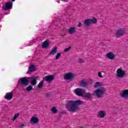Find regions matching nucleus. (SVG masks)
<instances>
[{
  "label": "nucleus",
  "instance_id": "obj_30",
  "mask_svg": "<svg viewBox=\"0 0 128 128\" xmlns=\"http://www.w3.org/2000/svg\"><path fill=\"white\" fill-rule=\"evenodd\" d=\"M66 114V113H64V112H62L60 115L58 116V120H60V118H62V114Z\"/></svg>",
  "mask_w": 128,
  "mask_h": 128
},
{
  "label": "nucleus",
  "instance_id": "obj_38",
  "mask_svg": "<svg viewBox=\"0 0 128 128\" xmlns=\"http://www.w3.org/2000/svg\"><path fill=\"white\" fill-rule=\"evenodd\" d=\"M53 114H56V112H53Z\"/></svg>",
  "mask_w": 128,
  "mask_h": 128
},
{
  "label": "nucleus",
  "instance_id": "obj_15",
  "mask_svg": "<svg viewBox=\"0 0 128 128\" xmlns=\"http://www.w3.org/2000/svg\"><path fill=\"white\" fill-rule=\"evenodd\" d=\"M38 118L36 116H32L30 119V122L34 124H38Z\"/></svg>",
  "mask_w": 128,
  "mask_h": 128
},
{
  "label": "nucleus",
  "instance_id": "obj_14",
  "mask_svg": "<svg viewBox=\"0 0 128 128\" xmlns=\"http://www.w3.org/2000/svg\"><path fill=\"white\" fill-rule=\"evenodd\" d=\"M106 56L108 58L112 60H114V58H116V55H114V53L108 52L106 54Z\"/></svg>",
  "mask_w": 128,
  "mask_h": 128
},
{
  "label": "nucleus",
  "instance_id": "obj_37",
  "mask_svg": "<svg viewBox=\"0 0 128 128\" xmlns=\"http://www.w3.org/2000/svg\"><path fill=\"white\" fill-rule=\"evenodd\" d=\"M12 2H14L16 0H11Z\"/></svg>",
  "mask_w": 128,
  "mask_h": 128
},
{
  "label": "nucleus",
  "instance_id": "obj_33",
  "mask_svg": "<svg viewBox=\"0 0 128 128\" xmlns=\"http://www.w3.org/2000/svg\"><path fill=\"white\" fill-rule=\"evenodd\" d=\"M24 124H22L20 126V128H24Z\"/></svg>",
  "mask_w": 128,
  "mask_h": 128
},
{
  "label": "nucleus",
  "instance_id": "obj_24",
  "mask_svg": "<svg viewBox=\"0 0 128 128\" xmlns=\"http://www.w3.org/2000/svg\"><path fill=\"white\" fill-rule=\"evenodd\" d=\"M26 92H30V90H34V88H32V86L29 85L26 88Z\"/></svg>",
  "mask_w": 128,
  "mask_h": 128
},
{
  "label": "nucleus",
  "instance_id": "obj_23",
  "mask_svg": "<svg viewBox=\"0 0 128 128\" xmlns=\"http://www.w3.org/2000/svg\"><path fill=\"white\" fill-rule=\"evenodd\" d=\"M50 46V44H48V41H44L43 42L42 44V48H46Z\"/></svg>",
  "mask_w": 128,
  "mask_h": 128
},
{
  "label": "nucleus",
  "instance_id": "obj_18",
  "mask_svg": "<svg viewBox=\"0 0 128 128\" xmlns=\"http://www.w3.org/2000/svg\"><path fill=\"white\" fill-rule=\"evenodd\" d=\"M34 70H36V66H34L31 65L30 66H29L28 72H34Z\"/></svg>",
  "mask_w": 128,
  "mask_h": 128
},
{
  "label": "nucleus",
  "instance_id": "obj_26",
  "mask_svg": "<svg viewBox=\"0 0 128 128\" xmlns=\"http://www.w3.org/2000/svg\"><path fill=\"white\" fill-rule=\"evenodd\" d=\"M18 116H20V114L18 113L14 114V117L12 118L13 122H14V120H16L18 118Z\"/></svg>",
  "mask_w": 128,
  "mask_h": 128
},
{
  "label": "nucleus",
  "instance_id": "obj_9",
  "mask_svg": "<svg viewBox=\"0 0 128 128\" xmlns=\"http://www.w3.org/2000/svg\"><path fill=\"white\" fill-rule=\"evenodd\" d=\"M12 7V3L6 2L5 6H2V8L3 10L6 11L8 10H10Z\"/></svg>",
  "mask_w": 128,
  "mask_h": 128
},
{
  "label": "nucleus",
  "instance_id": "obj_17",
  "mask_svg": "<svg viewBox=\"0 0 128 128\" xmlns=\"http://www.w3.org/2000/svg\"><path fill=\"white\" fill-rule=\"evenodd\" d=\"M57 50L58 48L54 47V48L50 52V56H54V54H56V53Z\"/></svg>",
  "mask_w": 128,
  "mask_h": 128
},
{
  "label": "nucleus",
  "instance_id": "obj_34",
  "mask_svg": "<svg viewBox=\"0 0 128 128\" xmlns=\"http://www.w3.org/2000/svg\"><path fill=\"white\" fill-rule=\"evenodd\" d=\"M78 26H79V28H80V26H82V22H79L78 23Z\"/></svg>",
  "mask_w": 128,
  "mask_h": 128
},
{
  "label": "nucleus",
  "instance_id": "obj_5",
  "mask_svg": "<svg viewBox=\"0 0 128 128\" xmlns=\"http://www.w3.org/2000/svg\"><path fill=\"white\" fill-rule=\"evenodd\" d=\"M116 76L120 78H123L126 76V71L122 70V68H118L116 70Z\"/></svg>",
  "mask_w": 128,
  "mask_h": 128
},
{
  "label": "nucleus",
  "instance_id": "obj_4",
  "mask_svg": "<svg viewBox=\"0 0 128 128\" xmlns=\"http://www.w3.org/2000/svg\"><path fill=\"white\" fill-rule=\"evenodd\" d=\"M64 80H72L74 78V74L73 72H68L64 74Z\"/></svg>",
  "mask_w": 128,
  "mask_h": 128
},
{
  "label": "nucleus",
  "instance_id": "obj_20",
  "mask_svg": "<svg viewBox=\"0 0 128 128\" xmlns=\"http://www.w3.org/2000/svg\"><path fill=\"white\" fill-rule=\"evenodd\" d=\"M44 80H41L39 84H38V85L37 86V88H42V86H44Z\"/></svg>",
  "mask_w": 128,
  "mask_h": 128
},
{
  "label": "nucleus",
  "instance_id": "obj_11",
  "mask_svg": "<svg viewBox=\"0 0 128 128\" xmlns=\"http://www.w3.org/2000/svg\"><path fill=\"white\" fill-rule=\"evenodd\" d=\"M125 30L124 28H120L117 30L116 32V36H124V34Z\"/></svg>",
  "mask_w": 128,
  "mask_h": 128
},
{
  "label": "nucleus",
  "instance_id": "obj_1",
  "mask_svg": "<svg viewBox=\"0 0 128 128\" xmlns=\"http://www.w3.org/2000/svg\"><path fill=\"white\" fill-rule=\"evenodd\" d=\"M80 104H82V101L80 100H77L76 101L68 100L66 108H68L70 112H78V106H80Z\"/></svg>",
  "mask_w": 128,
  "mask_h": 128
},
{
  "label": "nucleus",
  "instance_id": "obj_13",
  "mask_svg": "<svg viewBox=\"0 0 128 128\" xmlns=\"http://www.w3.org/2000/svg\"><path fill=\"white\" fill-rule=\"evenodd\" d=\"M76 27H71L68 30V32L70 34H74L76 32Z\"/></svg>",
  "mask_w": 128,
  "mask_h": 128
},
{
  "label": "nucleus",
  "instance_id": "obj_3",
  "mask_svg": "<svg viewBox=\"0 0 128 128\" xmlns=\"http://www.w3.org/2000/svg\"><path fill=\"white\" fill-rule=\"evenodd\" d=\"M84 22L85 25L88 26H90L92 24H96V22H98V20L96 18H93L92 19H86Z\"/></svg>",
  "mask_w": 128,
  "mask_h": 128
},
{
  "label": "nucleus",
  "instance_id": "obj_36",
  "mask_svg": "<svg viewBox=\"0 0 128 128\" xmlns=\"http://www.w3.org/2000/svg\"><path fill=\"white\" fill-rule=\"evenodd\" d=\"M99 112H104V110H101V111H100Z\"/></svg>",
  "mask_w": 128,
  "mask_h": 128
},
{
  "label": "nucleus",
  "instance_id": "obj_12",
  "mask_svg": "<svg viewBox=\"0 0 128 128\" xmlns=\"http://www.w3.org/2000/svg\"><path fill=\"white\" fill-rule=\"evenodd\" d=\"M21 84L23 86H28V80L26 77H24L20 79Z\"/></svg>",
  "mask_w": 128,
  "mask_h": 128
},
{
  "label": "nucleus",
  "instance_id": "obj_21",
  "mask_svg": "<svg viewBox=\"0 0 128 128\" xmlns=\"http://www.w3.org/2000/svg\"><path fill=\"white\" fill-rule=\"evenodd\" d=\"M106 116V112H99L98 114V118H104Z\"/></svg>",
  "mask_w": 128,
  "mask_h": 128
},
{
  "label": "nucleus",
  "instance_id": "obj_10",
  "mask_svg": "<svg viewBox=\"0 0 128 128\" xmlns=\"http://www.w3.org/2000/svg\"><path fill=\"white\" fill-rule=\"evenodd\" d=\"M121 96L123 98L128 99V89L122 90Z\"/></svg>",
  "mask_w": 128,
  "mask_h": 128
},
{
  "label": "nucleus",
  "instance_id": "obj_25",
  "mask_svg": "<svg viewBox=\"0 0 128 128\" xmlns=\"http://www.w3.org/2000/svg\"><path fill=\"white\" fill-rule=\"evenodd\" d=\"M102 86L100 82H96L94 85V88H98V86Z\"/></svg>",
  "mask_w": 128,
  "mask_h": 128
},
{
  "label": "nucleus",
  "instance_id": "obj_31",
  "mask_svg": "<svg viewBox=\"0 0 128 128\" xmlns=\"http://www.w3.org/2000/svg\"><path fill=\"white\" fill-rule=\"evenodd\" d=\"M98 76H99V78H102V72H99L98 73Z\"/></svg>",
  "mask_w": 128,
  "mask_h": 128
},
{
  "label": "nucleus",
  "instance_id": "obj_16",
  "mask_svg": "<svg viewBox=\"0 0 128 128\" xmlns=\"http://www.w3.org/2000/svg\"><path fill=\"white\" fill-rule=\"evenodd\" d=\"M80 86H82L83 88H87V86H88V83L84 82V80H82L80 82Z\"/></svg>",
  "mask_w": 128,
  "mask_h": 128
},
{
  "label": "nucleus",
  "instance_id": "obj_22",
  "mask_svg": "<svg viewBox=\"0 0 128 128\" xmlns=\"http://www.w3.org/2000/svg\"><path fill=\"white\" fill-rule=\"evenodd\" d=\"M82 98H92V94L90 93L86 92L85 94H83Z\"/></svg>",
  "mask_w": 128,
  "mask_h": 128
},
{
  "label": "nucleus",
  "instance_id": "obj_28",
  "mask_svg": "<svg viewBox=\"0 0 128 128\" xmlns=\"http://www.w3.org/2000/svg\"><path fill=\"white\" fill-rule=\"evenodd\" d=\"M60 56H62L61 53H58L56 56V60H58V58H60Z\"/></svg>",
  "mask_w": 128,
  "mask_h": 128
},
{
  "label": "nucleus",
  "instance_id": "obj_8",
  "mask_svg": "<svg viewBox=\"0 0 128 128\" xmlns=\"http://www.w3.org/2000/svg\"><path fill=\"white\" fill-rule=\"evenodd\" d=\"M14 96V92H9L6 93L4 98L7 100H10L12 98V96Z\"/></svg>",
  "mask_w": 128,
  "mask_h": 128
},
{
  "label": "nucleus",
  "instance_id": "obj_35",
  "mask_svg": "<svg viewBox=\"0 0 128 128\" xmlns=\"http://www.w3.org/2000/svg\"><path fill=\"white\" fill-rule=\"evenodd\" d=\"M62 2H68V0H62Z\"/></svg>",
  "mask_w": 128,
  "mask_h": 128
},
{
  "label": "nucleus",
  "instance_id": "obj_2",
  "mask_svg": "<svg viewBox=\"0 0 128 128\" xmlns=\"http://www.w3.org/2000/svg\"><path fill=\"white\" fill-rule=\"evenodd\" d=\"M106 92V89L104 88H102L101 89H98L94 92V94L97 98H102L104 92Z\"/></svg>",
  "mask_w": 128,
  "mask_h": 128
},
{
  "label": "nucleus",
  "instance_id": "obj_29",
  "mask_svg": "<svg viewBox=\"0 0 128 128\" xmlns=\"http://www.w3.org/2000/svg\"><path fill=\"white\" fill-rule=\"evenodd\" d=\"M70 48H72V46H69L68 48H65L64 52H68L70 50Z\"/></svg>",
  "mask_w": 128,
  "mask_h": 128
},
{
  "label": "nucleus",
  "instance_id": "obj_7",
  "mask_svg": "<svg viewBox=\"0 0 128 128\" xmlns=\"http://www.w3.org/2000/svg\"><path fill=\"white\" fill-rule=\"evenodd\" d=\"M54 80V75H48L44 78L45 82H52Z\"/></svg>",
  "mask_w": 128,
  "mask_h": 128
},
{
  "label": "nucleus",
  "instance_id": "obj_19",
  "mask_svg": "<svg viewBox=\"0 0 128 128\" xmlns=\"http://www.w3.org/2000/svg\"><path fill=\"white\" fill-rule=\"evenodd\" d=\"M31 84L32 86H36L38 84V81H36V79L32 78H31Z\"/></svg>",
  "mask_w": 128,
  "mask_h": 128
},
{
  "label": "nucleus",
  "instance_id": "obj_6",
  "mask_svg": "<svg viewBox=\"0 0 128 128\" xmlns=\"http://www.w3.org/2000/svg\"><path fill=\"white\" fill-rule=\"evenodd\" d=\"M74 92L78 96H83L84 94L86 92V90L82 88H77L74 90Z\"/></svg>",
  "mask_w": 128,
  "mask_h": 128
},
{
  "label": "nucleus",
  "instance_id": "obj_27",
  "mask_svg": "<svg viewBox=\"0 0 128 128\" xmlns=\"http://www.w3.org/2000/svg\"><path fill=\"white\" fill-rule=\"evenodd\" d=\"M51 110L52 112H58V110L56 107L52 108Z\"/></svg>",
  "mask_w": 128,
  "mask_h": 128
},
{
  "label": "nucleus",
  "instance_id": "obj_32",
  "mask_svg": "<svg viewBox=\"0 0 128 128\" xmlns=\"http://www.w3.org/2000/svg\"><path fill=\"white\" fill-rule=\"evenodd\" d=\"M78 62H84V60H82V59H79L78 60Z\"/></svg>",
  "mask_w": 128,
  "mask_h": 128
}]
</instances>
